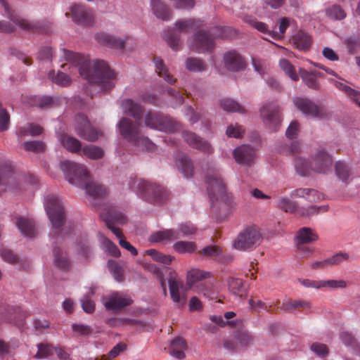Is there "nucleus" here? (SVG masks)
<instances>
[{
    "mask_svg": "<svg viewBox=\"0 0 360 360\" xmlns=\"http://www.w3.org/2000/svg\"><path fill=\"white\" fill-rule=\"evenodd\" d=\"M65 60L77 66L79 75L89 83L88 91L91 96L99 91H106L114 86L115 74L110 70L108 64L102 60L91 61L85 56L68 50H63Z\"/></svg>",
    "mask_w": 360,
    "mask_h": 360,
    "instance_id": "obj_1",
    "label": "nucleus"
},
{
    "mask_svg": "<svg viewBox=\"0 0 360 360\" xmlns=\"http://www.w3.org/2000/svg\"><path fill=\"white\" fill-rule=\"evenodd\" d=\"M121 107L123 112L132 116L136 122L134 123L130 119L127 117L122 118L117 124L121 136L141 150H154L155 145L147 137L142 136L140 132L139 122L141 118V107L139 104L134 103L131 99L122 101Z\"/></svg>",
    "mask_w": 360,
    "mask_h": 360,
    "instance_id": "obj_2",
    "label": "nucleus"
},
{
    "mask_svg": "<svg viewBox=\"0 0 360 360\" xmlns=\"http://www.w3.org/2000/svg\"><path fill=\"white\" fill-rule=\"evenodd\" d=\"M60 167L67 181L72 186L82 189L86 187L92 178L87 167L84 165L65 160L61 162Z\"/></svg>",
    "mask_w": 360,
    "mask_h": 360,
    "instance_id": "obj_3",
    "label": "nucleus"
},
{
    "mask_svg": "<svg viewBox=\"0 0 360 360\" xmlns=\"http://www.w3.org/2000/svg\"><path fill=\"white\" fill-rule=\"evenodd\" d=\"M130 187L143 199L154 204H160L167 198V191L159 186L143 179H134Z\"/></svg>",
    "mask_w": 360,
    "mask_h": 360,
    "instance_id": "obj_4",
    "label": "nucleus"
},
{
    "mask_svg": "<svg viewBox=\"0 0 360 360\" xmlns=\"http://www.w3.org/2000/svg\"><path fill=\"white\" fill-rule=\"evenodd\" d=\"M3 9L5 15L12 22H4L0 21V32L5 33L13 32L16 27H19L23 30H34L37 29L38 26L29 22L27 20L23 19L18 15L14 11H13L8 3L5 0H0V11Z\"/></svg>",
    "mask_w": 360,
    "mask_h": 360,
    "instance_id": "obj_5",
    "label": "nucleus"
},
{
    "mask_svg": "<svg viewBox=\"0 0 360 360\" xmlns=\"http://www.w3.org/2000/svg\"><path fill=\"white\" fill-rule=\"evenodd\" d=\"M103 219L106 221L108 227L120 239L119 243L123 248L127 250L134 256L138 254L137 250L132 246L128 241L121 238L122 233L118 228L114 226V223L123 224L126 221L124 215L117 212L114 208H110L106 213H101Z\"/></svg>",
    "mask_w": 360,
    "mask_h": 360,
    "instance_id": "obj_6",
    "label": "nucleus"
},
{
    "mask_svg": "<svg viewBox=\"0 0 360 360\" xmlns=\"http://www.w3.org/2000/svg\"><path fill=\"white\" fill-rule=\"evenodd\" d=\"M262 240V234L256 226H248L238 233L233 247L238 250H251L259 245Z\"/></svg>",
    "mask_w": 360,
    "mask_h": 360,
    "instance_id": "obj_7",
    "label": "nucleus"
},
{
    "mask_svg": "<svg viewBox=\"0 0 360 360\" xmlns=\"http://www.w3.org/2000/svg\"><path fill=\"white\" fill-rule=\"evenodd\" d=\"M205 183L207 184V193L212 203L214 200L224 199L226 187L217 169H212L206 171Z\"/></svg>",
    "mask_w": 360,
    "mask_h": 360,
    "instance_id": "obj_8",
    "label": "nucleus"
},
{
    "mask_svg": "<svg viewBox=\"0 0 360 360\" xmlns=\"http://www.w3.org/2000/svg\"><path fill=\"white\" fill-rule=\"evenodd\" d=\"M44 207L52 225L56 228L61 226L64 223L65 212L59 198L48 195L44 200Z\"/></svg>",
    "mask_w": 360,
    "mask_h": 360,
    "instance_id": "obj_9",
    "label": "nucleus"
},
{
    "mask_svg": "<svg viewBox=\"0 0 360 360\" xmlns=\"http://www.w3.org/2000/svg\"><path fill=\"white\" fill-rule=\"evenodd\" d=\"M259 116L263 123L270 129L276 130L281 124L279 106L274 102H265L259 108Z\"/></svg>",
    "mask_w": 360,
    "mask_h": 360,
    "instance_id": "obj_10",
    "label": "nucleus"
},
{
    "mask_svg": "<svg viewBox=\"0 0 360 360\" xmlns=\"http://www.w3.org/2000/svg\"><path fill=\"white\" fill-rule=\"evenodd\" d=\"M313 173L326 174L331 169L333 158L324 148H319L311 157Z\"/></svg>",
    "mask_w": 360,
    "mask_h": 360,
    "instance_id": "obj_11",
    "label": "nucleus"
},
{
    "mask_svg": "<svg viewBox=\"0 0 360 360\" xmlns=\"http://www.w3.org/2000/svg\"><path fill=\"white\" fill-rule=\"evenodd\" d=\"M293 103L307 117L319 119L327 117L326 110L323 107H319L308 98L296 97L293 99Z\"/></svg>",
    "mask_w": 360,
    "mask_h": 360,
    "instance_id": "obj_12",
    "label": "nucleus"
},
{
    "mask_svg": "<svg viewBox=\"0 0 360 360\" xmlns=\"http://www.w3.org/2000/svg\"><path fill=\"white\" fill-rule=\"evenodd\" d=\"M75 131L78 136L89 141H95L102 133L91 127L86 117L78 115L75 117Z\"/></svg>",
    "mask_w": 360,
    "mask_h": 360,
    "instance_id": "obj_13",
    "label": "nucleus"
},
{
    "mask_svg": "<svg viewBox=\"0 0 360 360\" xmlns=\"http://www.w3.org/2000/svg\"><path fill=\"white\" fill-rule=\"evenodd\" d=\"M101 302L108 310L117 311L130 305L132 300L127 295L119 292H114L101 298Z\"/></svg>",
    "mask_w": 360,
    "mask_h": 360,
    "instance_id": "obj_14",
    "label": "nucleus"
},
{
    "mask_svg": "<svg viewBox=\"0 0 360 360\" xmlns=\"http://www.w3.org/2000/svg\"><path fill=\"white\" fill-rule=\"evenodd\" d=\"M145 126L153 129L169 132L174 129L171 121L157 113L147 112L144 117Z\"/></svg>",
    "mask_w": 360,
    "mask_h": 360,
    "instance_id": "obj_15",
    "label": "nucleus"
},
{
    "mask_svg": "<svg viewBox=\"0 0 360 360\" xmlns=\"http://www.w3.org/2000/svg\"><path fill=\"white\" fill-rule=\"evenodd\" d=\"M214 47V39L205 31L196 33L190 44V48L194 51L203 53L211 51Z\"/></svg>",
    "mask_w": 360,
    "mask_h": 360,
    "instance_id": "obj_16",
    "label": "nucleus"
},
{
    "mask_svg": "<svg viewBox=\"0 0 360 360\" xmlns=\"http://www.w3.org/2000/svg\"><path fill=\"white\" fill-rule=\"evenodd\" d=\"M72 20L80 25H89L94 22L93 11L83 5H74L70 7Z\"/></svg>",
    "mask_w": 360,
    "mask_h": 360,
    "instance_id": "obj_17",
    "label": "nucleus"
},
{
    "mask_svg": "<svg viewBox=\"0 0 360 360\" xmlns=\"http://www.w3.org/2000/svg\"><path fill=\"white\" fill-rule=\"evenodd\" d=\"M169 290L174 302L183 306L186 303L184 283L176 275H171L168 280Z\"/></svg>",
    "mask_w": 360,
    "mask_h": 360,
    "instance_id": "obj_18",
    "label": "nucleus"
},
{
    "mask_svg": "<svg viewBox=\"0 0 360 360\" xmlns=\"http://www.w3.org/2000/svg\"><path fill=\"white\" fill-rule=\"evenodd\" d=\"M95 39L96 41L102 46L112 49L122 50L127 42L130 39V37L126 36L123 39H121L103 32L96 34Z\"/></svg>",
    "mask_w": 360,
    "mask_h": 360,
    "instance_id": "obj_19",
    "label": "nucleus"
},
{
    "mask_svg": "<svg viewBox=\"0 0 360 360\" xmlns=\"http://www.w3.org/2000/svg\"><path fill=\"white\" fill-rule=\"evenodd\" d=\"M224 63L230 71L238 72L245 68V63L241 55L236 51H229L224 54Z\"/></svg>",
    "mask_w": 360,
    "mask_h": 360,
    "instance_id": "obj_20",
    "label": "nucleus"
},
{
    "mask_svg": "<svg viewBox=\"0 0 360 360\" xmlns=\"http://www.w3.org/2000/svg\"><path fill=\"white\" fill-rule=\"evenodd\" d=\"M236 161L243 165H249L255 158V153L252 148L243 145L236 148L233 152Z\"/></svg>",
    "mask_w": 360,
    "mask_h": 360,
    "instance_id": "obj_21",
    "label": "nucleus"
},
{
    "mask_svg": "<svg viewBox=\"0 0 360 360\" xmlns=\"http://www.w3.org/2000/svg\"><path fill=\"white\" fill-rule=\"evenodd\" d=\"M183 138L189 146L194 148L205 153H210L212 150L210 144L207 141L202 140L195 133L185 131L183 132Z\"/></svg>",
    "mask_w": 360,
    "mask_h": 360,
    "instance_id": "obj_22",
    "label": "nucleus"
},
{
    "mask_svg": "<svg viewBox=\"0 0 360 360\" xmlns=\"http://www.w3.org/2000/svg\"><path fill=\"white\" fill-rule=\"evenodd\" d=\"M155 72L160 77H162L169 84H174L176 79L169 73L168 68L160 58H155L153 60Z\"/></svg>",
    "mask_w": 360,
    "mask_h": 360,
    "instance_id": "obj_23",
    "label": "nucleus"
},
{
    "mask_svg": "<svg viewBox=\"0 0 360 360\" xmlns=\"http://www.w3.org/2000/svg\"><path fill=\"white\" fill-rule=\"evenodd\" d=\"M179 238V233L173 229H165L159 231L151 235L152 242L169 243Z\"/></svg>",
    "mask_w": 360,
    "mask_h": 360,
    "instance_id": "obj_24",
    "label": "nucleus"
},
{
    "mask_svg": "<svg viewBox=\"0 0 360 360\" xmlns=\"http://www.w3.org/2000/svg\"><path fill=\"white\" fill-rule=\"evenodd\" d=\"M186 348V341L182 338L177 337L170 344L169 353L172 356L182 359L185 357Z\"/></svg>",
    "mask_w": 360,
    "mask_h": 360,
    "instance_id": "obj_25",
    "label": "nucleus"
},
{
    "mask_svg": "<svg viewBox=\"0 0 360 360\" xmlns=\"http://www.w3.org/2000/svg\"><path fill=\"white\" fill-rule=\"evenodd\" d=\"M16 180L12 173L3 172L0 169V195L8 190H15Z\"/></svg>",
    "mask_w": 360,
    "mask_h": 360,
    "instance_id": "obj_26",
    "label": "nucleus"
},
{
    "mask_svg": "<svg viewBox=\"0 0 360 360\" xmlns=\"http://www.w3.org/2000/svg\"><path fill=\"white\" fill-rule=\"evenodd\" d=\"M150 6L154 15L163 20H168L171 13L167 6L160 0H151Z\"/></svg>",
    "mask_w": 360,
    "mask_h": 360,
    "instance_id": "obj_27",
    "label": "nucleus"
},
{
    "mask_svg": "<svg viewBox=\"0 0 360 360\" xmlns=\"http://www.w3.org/2000/svg\"><path fill=\"white\" fill-rule=\"evenodd\" d=\"M319 238L316 233L310 228H301L296 234L295 243H309L317 240Z\"/></svg>",
    "mask_w": 360,
    "mask_h": 360,
    "instance_id": "obj_28",
    "label": "nucleus"
},
{
    "mask_svg": "<svg viewBox=\"0 0 360 360\" xmlns=\"http://www.w3.org/2000/svg\"><path fill=\"white\" fill-rule=\"evenodd\" d=\"M244 21L259 32L262 33H267L271 38L274 39H278L280 37V34L274 31H269L267 25L264 22L258 21L257 19L252 16H245L244 18Z\"/></svg>",
    "mask_w": 360,
    "mask_h": 360,
    "instance_id": "obj_29",
    "label": "nucleus"
},
{
    "mask_svg": "<svg viewBox=\"0 0 360 360\" xmlns=\"http://www.w3.org/2000/svg\"><path fill=\"white\" fill-rule=\"evenodd\" d=\"M58 140L64 148L72 153H78L82 149L81 142L72 136L60 134L58 136Z\"/></svg>",
    "mask_w": 360,
    "mask_h": 360,
    "instance_id": "obj_30",
    "label": "nucleus"
},
{
    "mask_svg": "<svg viewBox=\"0 0 360 360\" xmlns=\"http://www.w3.org/2000/svg\"><path fill=\"white\" fill-rule=\"evenodd\" d=\"M86 194L94 199L102 197L106 193V188L101 184L95 182L91 178L86 187L82 188Z\"/></svg>",
    "mask_w": 360,
    "mask_h": 360,
    "instance_id": "obj_31",
    "label": "nucleus"
},
{
    "mask_svg": "<svg viewBox=\"0 0 360 360\" xmlns=\"http://www.w3.org/2000/svg\"><path fill=\"white\" fill-rule=\"evenodd\" d=\"M16 225L24 236L32 237L35 235V227L32 220L24 217H17Z\"/></svg>",
    "mask_w": 360,
    "mask_h": 360,
    "instance_id": "obj_32",
    "label": "nucleus"
},
{
    "mask_svg": "<svg viewBox=\"0 0 360 360\" xmlns=\"http://www.w3.org/2000/svg\"><path fill=\"white\" fill-rule=\"evenodd\" d=\"M227 286L229 290L234 295L240 298L245 292V289L243 281L240 278L229 277L227 279Z\"/></svg>",
    "mask_w": 360,
    "mask_h": 360,
    "instance_id": "obj_33",
    "label": "nucleus"
},
{
    "mask_svg": "<svg viewBox=\"0 0 360 360\" xmlns=\"http://www.w3.org/2000/svg\"><path fill=\"white\" fill-rule=\"evenodd\" d=\"M42 132L43 128L41 126L32 123H27L19 128L18 136L19 139H22L27 136H35L41 134Z\"/></svg>",
    "mask_w": 360,
    "mask_h": 360,
    "instance_id": "obj_34",
    "label": "nucleus"
},
{
    "mask_svg": "<svg viewBox=\"0 0 360 360\" xmlns=\"http://www.w3.org/2000/svg\"><path fill=\"white\" fill-rule=\"evenodd\" d=\"M220 108L226 112H239L245 113V109L236 101L229 98H224L219 101Z\"/></svg>",
    "mask_w": 360,
    "mask_h": 360,
    "instance_id": "obj_35",
    "label": "nucleus"
},
{
    "mask_svg": "<svg viewBox=\"0 0 360 360\" xmlns=\"http://www.w3.org/2000/svg\"><path fill=\"white\" fill-rule=\"evenodd\" d=\"M292 40L295 46L300 50L308 49L311 44L310 37L301 31L297 32L292 37Z\"/></svg>",
    "mask_w": 360,
    "mask_h": 360,
    "instance_id": "obj_36",
    "label": "nucleus"
},
{
    "mask_svg": "<svg viewBox=\"0 0 360 360\" xmlns=\"http://www.w3.org/2000/svg\"><path fill=\"white\" fill-rule=\"evenodd\" d=\"M176 165L179 170L186 177H191L193 174V166L190 158L182 155L176 159Z\"/></svg>",
    "mask_w": 360,
    "mask_h": 360,
    "instance_id": "obj_37",
    "label": "nucleus"
},
{
    "mask_svg": "<svg viewBox=\"0 0 360 360\" xmlns=\"http://www.w3.org/2000/svg\"><path fill=\"white\" fill-rule=\"evenodd\" d=\"M295 167L297 172L301 176H309L313 173L311 170V161L302 158H296L295 159Z\"/></svg>",
    "mask_w": 360,
    "mask_h": 360,
    "instance_id": "obj_38",
    "label": "nucleus"
},
{
    "mask_svg": "<svg viewBox=\"0 0 360 360\" xmlns=\"http://www.w3.org/2000/svg\"><path fill=\"white\" fill-rule=\"evenodd\" d=\"M330 82L333 83L338 89L343 91L347 96L352 98L354 100V101H355L359 105H360V101L358 98V96L360 94V93L358 91L351 88L350 86L342 82L335 81L334 79H330Z\"/></svg>",
    "mask_w": 360,
    "mask_h": 360,
    "instance_id": "obj_39",
    "label": "nucleus"
},
{
    "mask_svg": "<svg viewBox=\"0 0 360 360\" xmlns=\"http://www.w3.org/2000/svg\"><path fill=\"white\" fill-rule=\"evenodd\" d=\"M82 151L86 158L91 160H98L104 155V150L101 147L94 145L86 146Z\"/></svg>",
    "mask_w": 360,
    "mask_h": 360,
    "instance_id": "obj_40",
    "label": "nucleus"
},
{
    "mask_svg": "<svg viewBox=\"0 0 360 360\" xmlns=\"http://www.w3.org/2000/svg\"><path fill=\"white\" fill-rule=\"evenodd\" d=\"M174 250L179 254H191L195 251L194 242L180 240L173 245Z\"/></svg>",
    "mask_w": 360,
    "mask_h": 360,
    "instance_id": "obj_41",
    "label": "nucleus"
},
{
    "mask_svg": "<svg viewBox=\"0 0 360 360\" xmlns=\"http://www.w3.org/2000/svg\"><path fill=\"white\" fill-rule=\"evenodd\" d=\"M54 264L56 266L62 269H69L70 264L65 253L60 249L56 248L53 250Z\"/></svg>",
    "mask_w": 360,
    "mask_h": 360,
    "instance_id": "obj_42",
    "label": "nucleus"
},
{
    "mask_svg": "<svg viewBox=\"0 0 360 360\" xmlns=\"http://www.w3.org/2000/svg\"><path fill=\"white\" fill-rule=\"evenodd\" d=\"M49 77L53 81V82L58 85L67 86L71 83V79L70 77L60 71L58 72H55V71L50 72L49 73Z\"/></svg>",
    "mask_w": 360,
    "mask_h": 360,
    "instance_id": "obj_43",
    "label": "nucleus"
},
{
    "mask_svg": "<svg viewBox=\"0 0 360 360\" xmlns=\"http://www.w3.org/2000/svg\"><path fill=\"white\" fill-rule=\"evenodd\" d=\"M335 174L339 179L347 181L350 176L349 166L343 162L338 161L335 165Z\"/></svg>",
    "mask_w": 360,
    "mask_h": 360,
    "instance_id": "obj_44",
    "label": "nucleus"
},
{
    "mask_svg": "<svg viewBox=\"0 0 360 360\" xmlns=\"http://www.w3.org/2000/svg\"><path fill=\"white\" fill-rule=\"evenodd\" d=\"M299 73L303 82L307 86L311 89L318 88V82L316 75L314 73L309 72L302 68L300 69Z\"/></svg>",
    "mask_w": 360,
    "mask_h": 360,
    "instance_id": "obj_45",
    "label": "nucleus"
},
{
    "mask_svg": "<svg viewBox=\"0 0 360 360\" xmlns=\"http://www.w3.org/2000/svg\"><path fill=\"white\" fill-rule=\"evenodd\" d=\"M186 68L192 72H202L205 70L206 65L200 59L196 58H188L186 60Z\"/></svg>",
    "mask_w": 360,
    "mask_h": 360,
    "instance_id": "obj_46",
    "label": "nucleus"
},
{
    "mask_svg": "<svg viewBox=\"0 0 360 360\" xmlns=\"http://www.w3.org/2000/svg\"><path fill=\"white\" fill-rule=\"evenodd\" d=\"M279 65L281 70L292 79L297 81L299 77L295 67L285 58L281 59Z\"/></svg>",
    "mask_w": 360,
    "mask_h": 360,
    "instance_id": "obj_47",
    "label": "nucleus"
},
{
    "mask_svg": "<svg viewBox=\"0 0 360 360\" xmlns=\"http://www.w3.org/2000/svg\"><path fill=\"white\" fill-rule=\"evenodd\" d=\"M298 307H304L309 308L310 307V304L304 300H288L282 303L281 309L285 311H290L292 309L298 308Z\"/></svg>",
    "mask_w": 360,
    "mask_h": 360,
    "instance_id": "obj_48",
    "label": "nucleus"
},
{
    "mask_svg": "<svg viewBox=\"0 0 360 360\" xmlns=\"http://www.w3.org/2000/svg\"><path fill=\"white\" fill-rule=\"evenodd\" d=\"M146 253L151 256L155 261L161 262L164 264H169L174 259V257L160 253L155 249L148 250Z\"/></svg>",
    "mask_w": 360,
    "mask_h": 360,
    "instance_id": "obj_49",
    "label": "nucleus"
},
{
    "mask_svg": "<svg viewBox=\"0 0 360 360\" xmlns=\"http://www.w3.org/2000/svg\"><path fill=\"white\" fill-rule=\"evenodd\" d=\"M198 25L195 20H181L176 22L175 28L179 32H187L195 29Z\"/></svg>",
    "mask_w": 360,
    "mask_h": 360,
    "instance_id": "obj_50",
    "label": "nucleus"
},
{
    "mask_svg": "<svg viewBox=\"0 0 360 360\" xmlns=\"http://www.w3.org/2000/svg\"><path fill=\"white\" fill-rule=\"evenodd\" d=\"M209 273L203 271L198 269H193L187 274V281L189 283H195L198 281L205 278L208 276Z\"/></svg>",
    "mask_w": 360,
    "mask_h": 360,
    "instance_id": "obj_51",
    "label": "nucleus"
},
{
    "mask_svg": "<svg viewBox=\"0 0 360 360\" xmlns=\"http://www.w3.org/2000/svg\"><path fill=\"white\" fill-rule=\"evenodd\" d=\"M22 146L25 150L34 153L42 152L46 148L45 143L40 141H26Z\"/></svg>",
    "mask_w": 360,
    "mask_h": 360,
    "instance_id": "obj_52",
    "label": "nucleus"
},
{
    "mask_svg": "<svg viewBox=\"0 0 360 360\" xmlns=\"http://www.w3.org/2000/svg\"><path fill=\"white\" fill-rule=\"evenodd\" d=\"M276 205L285 212H293L295 211L296 204L286 197H280L276 201Z\"/></svg>",
    "mask_w": 360,
    "mask_h": 360,
    "instance_id": "obj_53",
    "label": "nucleus"
},
{
    "mask_svg": "<svg viewBox=\"0 0 360 360\" xmlns=\"http://www.w3.org/2000/svg\"><path fill=\"white\" fill-rule=\"evenodd\" d=\"M328 17L333 20H342L346 17L345 12L340 6H333L326 11Z\"/></svg>",
    "mask_w": 360,
    "mask_h": 360,
    "instance_id": "obj_54",
    "label": "nucleus"
},
{
    "mask_svg": "<svg viewBox=\"0 0 360 360\" xmlns=\"http://www.w3.org/2000/svg\"><path fill=\"white\" fill-rule=\"evenodd\" d=\"M221 249L216 245L206 246L201 251L202 256L212 258H217L221 256Z\"/></svg>",
    "mask_w": 360,
    "mask_h": 360,
    "instance_id": "obj_55",
    "label": "nucleus"
},
{
    "mask_svg": "<svg viewBox=\"0 0 360 360\" xmlns=\"http://www.w3.org/2000/svg\"><path fill=\"white\" fill-rule=\"evenodd\" d=\"M37 347L38 352L34 356L37 359L47 358L53 354L54 348H53L51 345L39 344Z\"/></svg>",
    "mask_w": 360,
    "mask_h": 360,
    "instance_id": "obj_56",
    "label": "nucleus"
},
{
    "mask_svg": "<svg viewBox=\"0 0 360 360\" xmlns=\"http://www.w3.org/2000/svg\"><path fill=\"white\" fill-rule=\"evenodd\" d=\"M101 241L112 256L117 257L120 256V251L117 246L112 243L108 238L105 236H101Z\"/></svg>",
    "mask_w": 360,
    "mask_h": 360,
    "instance_id": "obj_57",
    "label": "nucleus"
},
{
    "mask_svg": "<svg viewBox=\"0 0 360 360\" xmlns=\"http://www.w3.org/2000/svg\"><path fill=\"white\" fill-rule=\"evenodd\" d=\"M349 255L346 252H338L328 257L330 266H337L347 261Z\"/></svg>",
    "mask_w": 360,
    "mask_h": 360,
    "instance_id": "obj_58",
    "label": "nucleus"
},
{
    "mask_svg": "<svg viewBox=\"0 0 360 360\" xmlns=\"http://www.w3.org/2000/svg\"><path fill=\"white\" fill-rule=\"evenodd\" d=\"M347 283L344 280H328L322 281V288L328 287L330 288H345Z\"/></svg>",
    "mask_w": 360,
    "mask_h": 360,
    "instance_id": "obj_59",
    "label": "nucleus"
},
{
    "mask_svg": "<svg viewBox=\"0 0 360 360\" xmlns=\"http://www.w3.org/2000/svg\"><path fill=\"white\" fill-rule=\"evenodd\" d=\"M82 307L83 310L88 314H91L95 311V303L88 295H84L81 299Z\"/></svg>",
    "mask_w": 360,
    "mask_h": 360,
    "instance_id": "obj_60",
    "label": "nucleus"
},
{
    "mask_svg": "<svg viewBox=\"0 0 360 360\" xmlns=\"http://www.w3.org/2000/svg\"><path fill=\"white\" fill-rule=\"evenodd\" d=\"M248 304L251 309L257 312H260L262 310L268 311L269 307L265 302H262V300H256L254 298L250 299L248 300Z\"/></svg>",
    "mask_w": 360,
    "mask_h": 360,
    "instance_id": "obj_61",
    "label": "nucleus"
},
{
    "mask_svg": "<svg viewBox=\"0 0 360 360\" xmlns=\"http://www.w3.org/2000/svg\"><path fill=\"white\" fill-rule=\"evenodd\" d=\"M10 117L4 108H0V131H6L8 129Z\"/></svg>",
    "mask_w": 360,
    "mask_h": 360,
    "instance_id": "obj_62",
    "label": "nucleus"
},
{
    "mask_svg": "<svg viewBox=\"0 0 360 360\" xmlns=\"http://www.w3.org/2000/svg\"><path fill=\"white\" fill-rule=\"evenodd\" d=\"M179 228L180 231L184 236L193 235L197 231L195 226L189 222H185L179 224Z\"/></svg>",
    "mask_w": 360,
    "mask_h": 360,
    "instance_id": "obj_63",
    "label": "nucleus"
},
{
    "mask_svg": "<svg viewBox=\"0 0 360 360\" xmlns=\"http://www.w3.org/2000/svg\"><path fill=\"white\" fill-rule=\"evenodd\" d=\"M243 132V129L240 125L231 124L227 127L226 134L229 137L239 138Z\"/></svg>",
    "mask_w": 360,
    "mask_h": 360,
    "instance_id": "obj_64",
    "label": "nucleus"
}]
</instances>
